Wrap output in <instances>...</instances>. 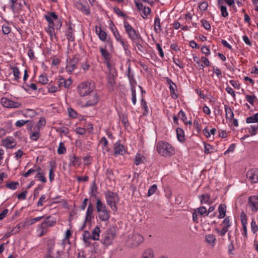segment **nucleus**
<instances>
[{
    "label": "nucleus",
    "instance_id": "f257e3e1",
    "mask_svg": "<svg viewBox=\"0 0 258 258\" xmlns=\"http://www.w3.org/2000/svg\"><path fill=\"white\" fill-rule=\"evenodd\" d=\"M157 151L162 156L169 157L175 154L174 148L170 144L164 141H160L157 145Z\"/></svg>",
    "mask_w": 258,
    "mask_h": 258
},
{
    "label": "nucleus",
    "instance_id": "f03ea898",
    "mask_svg": "<svg viewBox=\"0 0 258 258\" xmlns=\"http://www.w3.org/2000/svg\"><path fill=\"white\" fill-rule=\"evenodd\" d=\"M94 88V84L92 82H83L78 86V92L81 96L84 97L88 95L93 92Z\"/></svg>",
    "mask_w": 258,
    "mask_h": 258
},
{
    "label": "nucleus",
    "instance_id": "7ed1b4c3",
    "mask_svg": "<svg viewBox=\"0 0 258 258\" xmlns=\"http://www.w3.org/2000/svg\"><path fill=\"white\" fill-rule=\"evenodd\" d=\"M116 231L114 228L107 229L102 235L101 242L105 245H109L112 243L115 237Z\"/></svg>",
    "mask_w": 258,
    "mask_h": 258
},
{
    "label": "nucleus",
    "instance_id": "20e7f679",
    "mask_svg": "<svg viewBox=\"0 0 258 258\" xmlns=\"http://www.w3.org/2000/svg\"><path fill=\"white\" fill-rule=\"evenodd\" d=\"M106 202L112 210L114 211L117 210L116 205L118 203L119 198L117 194L108 191L105 194Z\"/></svg>",
    "mask_w": 258,
    "mask_h": 258
},
{
    "label": "nucleus",
    "instance_id": "39448f33",
    "mask_svg": "<svg viewBox=\"0 0 258 258\" xmlns=\"http://www.w3.org/2000/svg\"><path fill=\"white\" fill-rule=\"evenodd\" d=\"M88 95V100L84 105L85 107L94 106L96 105L99 101V96L96 91H93Z\"/></svg>",
    "mask_w": 258,
    "mask_h": 258
},
{
    "label": "nucleus",
    "instance_id": "423d86ee",
    "mask_svg": "<svg viewBox=\"0 0 258 258\" xmlns=\"http://www.w3.org/2000/svg\"><path fill=\"white\" fill-rule=\"evenodd\" d=\"M1 103L3 106L7 108H19L21 104L18 102H15L7 98L3 97L1 99Z\"/></svg>",
    "mask_w": 258,
    "mask_h": 258
},
{
    "label": "nucleus",
    "instance_id": "0eeeda50",
    "mask_svg": "<svg viewBox=\"0 0 258 258\" xmlns=\"http://www.w3.org/2000/svg\"><path fill=\"white\" fill-rule=\"evenodd\" d=\"M79 61V58L77 56H74L69 61L67 60V64L66 67L67 71L69 73L72 72L76 69V65Z\"/></svg>",
    "mask_w": 258,
    "mask_h": 258
},
{
    "label": "nucleus",
    "instance_id": "6e6552de",
    "mask_svg": "<svg viewBox=\"0 0 258 258\" xmlns=\"http://www.w3.org/2000/svg\"><path fill=\"white\" fill-rule=\"evenodd\" d=\"M246 176L252 183L258 182V169H251L248 171Z\"/></svg>",
    "mask_w": 258,
    "mask_h": 258
},
{
    "label": "nucleus",
    "instance_id": "1a4fd4ad",
    "mask_svg": "<svg viewBox=\"0 0 258 258\" xmlns=\"http://www.w3.org/2000/svg\"><path fill=\"white\" fill-rule=\"evenodd\" d=\"M248 205L253 212L258 211V197L250 196L248 198Z\"/></svg>",
    "mask_w": 258,
    "mask_h": 258
},
{
    "label": "nucleus",
    "instance_id": "9d476101",
    "mask_svg": "<svg viewBox=\"0 0 258 258\" xmlns=\"http://www.w3.org/2000/svg\"><path fill=\"white\" fill-rule=\"evenodd\" d=\"M11 8L14 12H18L21 10L24 5L26 4L24 0H11Z\"/></svg>",
    "mask_w": 258,
    "mask_h": 258
},
{
    "label": "nucleus",
    "instance_id": "9b49d317",
    "mask_svg": "<svg viewBox=\"0 0 258 258\" xmlns=\"http://www.w3.org/2000/svg\"><path fill=\"white\" fill-rule=\"evenodd\" d=\"M144 240V237L141 234L138 233L134 234L132 238V244L134 247L138 246L143 242Z\"/></svg>",
    "mask_w": 258,
    "mask_h": 258
},
{
    "label": "nucleus",
    "instance_id": "f8f14e48",
    "mask_svg": "<svg viewBox=\"0 0 258 258\" xmlns=\"http://www.w3.org/2000/svg\"><path fill=\"white\" fill-rule=\"evenodd\" d=\"M98 213V217L100 220L102 221L107 222L110 218V212L107 209L97 212Z\"/></svg>",
    "mask_w": 258,
    "mask_h": 258
},
{
    "label": "nucleus",
    "instance_id": "ddd939ff",
    "mask_svg": "<svg viewBox=\"0 0 258 258\" xmlns=\"http://www.w3.org/2000/svg\"><path fill=\"white\" fill-rule=\"evenodd\" d=\"M3 143L4 146L7 148H14L16 146V143L12 137H8L3 140Z\"/></svg>",
    "mask_w": 258,
    "mask_h": 258
},
{
    "label": "nucleus",
    "instance_id": "4468645a",
    "mask_svg": "<svg viewBox=\"0 0 258 258\" xmlns=\"http://www.w3.org/2000/svg\"><path fill=\"white\" fill-rule=\"evenodd\" d=\"M93 212V206L91 203H90L88 205L86 214L85 223L90 222L92 221V220L94 218Z\"/></svg>",
    "mask_w": 258,
    "mask_h": 258
},
{
    "label": "nucleus",
    "instance_id": "2eb2a0df",
    "mask_svg": "<svg viewBox=\"0 0 258 258\" xmlns=\"http://www.w3.org/2000/svg\"><path fill=\"white\" fill-rule=\"evenodd\" d=\"M114 154L115 156L118 155H123L125 152V149L123 145H121L119 142H116L114 148Z\"/></svg>",
    "mask_w": 258,
    "mask_h": 258
},
{
    "label": "nucleus",
    "instance_id": "dca6fc26",
    "mask_svg": "<svg viewBox=\"0 0 258 258\" xmlns=\"http://www.w3.org/2000/svg\"><path fill=\"white\" fill-rule=\"evenodd\" d=\"M50 216H48L46 220L40 225L39 227L41 229H46L48 227L53 226L55 223V221L50 220Z\"/></svg>",
    "mask_w": 258,
    "mask_h": 258
},
{
    "label": "nucleus",
    "instance_id": "f3484780",
    "mask_svg": "<svg viewBox=\"0 0 258 258\" xmlns=\"http://www.w3.org/2000/svg\"><path fill=\"white\" fill-rule=\"evenodd\" d=\"M167 83L169 85V89L171 95L172 97L175 98L177 97V95L175 94V90L176 88V86L170 79L166 78Z\"/></svg>",
    "mask_w": 258,
    "mask_h": 258
},
{
    "label": "nucleus",
    "instance_id": "a211bd4d",
    "mask_svg": "<svg viewBox=\"0 0 258 258\" xmlns=\"http://www.w3.org/2000/svg\"><path fill=\"white\" fill-rule=\"evenodd\" d=\"M200 202L201 204H208L210 205L212 203V201L210 200L211 196L209 194H206L202 195L199 197Z\"/></svg>",
    "mask_w": 258,
    "mask_h": 258
},
{
    "label": "nucleus",
    "instance_id": "6ab92c4d",
    "mask_svg": "<svg viewBox=\"0 0 258 258\" xmlns=\"http://www.w3.org/2000/svg\"><path fill=\"white\" fill-rule=\"evenodd\" d=\"M57 16L54 12H50L45 15V18L49 23V25H52L55 19H57Z\"/></svg>",
    "mask_w": 258,
    "mask_h": 258
},
{
    "label": "nucleus",
    "instance_id": "aec40b11",
    "mask_svg": "<svg viewBox=\"0 0 258 258\" xmlns=\"http://www.w3.org/2000/svg\"><path fill=\"white\" fill-rule=\"evenodd\" d=\"M107 81L109 86V89L110 90H113V86L115 84L114 76L113 74L109 73L107 76Z\"/></svg>",
    "mask_w": 258,
    "mask_h": 258
},
{
    "label": "nucleus",
    "instance_id": "412c9836",
    "mask_svg": "<svg viewBox=\"0 0 258 258\" xmlns=\"http://www.w3.org/2000/svg\"><path fill=\"white\" fill-rule=\"evenodd\" d=\"M72 82L71 79L66 80L62 78H60L58 83V86L59 87H64L66 88H68L71 84Z\"/></svg>",
    "mask_w": 258,
    "mask_h": 258
},
{
    "label": "nucleus",
    "instance_id": "4be33fe9",
    "mask_svg": "<svg viewBox=\"0 0 258 258\" xmlns=\"http://www.w3.org/2000/svg\"><path fill=\"white\" fill-rule=\"evenodd\" d=\"M218 211L219 213L218 218H223L226 215V206L225 204H220L218 208Z\"/></svg>",
    "mask_w": 258,
    "mask_h": 258
},
{
    "label": "nucleus",
    "instance_id": "5701e85b",
    "mask_svg": "<svg viewBox=\"0 0 258 258\" xmlns=\"http://www.w3.org/2000/svg\"><path fill=\"white\" fill-rule=\"evenodd\" d=\"M100 229L98 226H96L92 231L91 235V239L98 240L99 239Z\"/></svg>",
    "mask_w": 258,
    "mask_h": 258
},
{
    "label": "nucleus",
    "instance_id": "b1692460",
    "mask_svg": "<svg viewBox=\"0 0 258 258\" xmlns=\"http://www.w3.org/2000/svg\"><path fill=\"white\" fill-rule=\"evenodd\" d=\"M96 32L98 34L99 39L102 41H105L106 39V33L103 31L100 27H96Z\"/></svg>",
    "mask_w": 258,
    "mask_h": 258
},
{
    "label": "nucleus",
    "instance_id": "393cba45",
    "mask_svg": "<svg viewBox=\"0 0 258 258\" xmlns=\"http://www.w3.org/2000/svg\"><path fill=\"white\" fill-rule=\"evenodd\" d=\"M224 108L226 113V118L230 120L232 119L234 117V113L231 108L227 105H225Z\"/></svg>",
    "mask_w": 258,
    "mask_h": 258
},
{
    "label": "nucleus",
    "instance_id": "a878e982",
    "mask_svg": "<svg viewBox=\"0 0 258 258\" xmlns=\"http://www.w3.org/2000/svg\"><path fill=\"white\" fill-rule=\"evenodd\" d=\"M49 243L52 246H48V253H47V255H46L45 258H59V257L57 256H56L55 257H54V256L52 255L53 254L52 246H53L54 244V242L53 241L51 240L49 241Z\"/></svg>",
    "mask_w": 258,
    "mask_h": 258
},
{
    "label": "nucleus",
    "instance_id": "bb28decb",
    "mask_svg": "<svg viewBox=\"0 0 258 258\" xmlns=\"http://www.w3.org/2000/svg\"><path fill=\"white\" fill-rule=\"evenodd\" d=\"M127 35L129 38L134 41L139 39L140 37V34L137 33L135 29L128 32Z\"/></svg>",
    "mask_w": 258,
    "mask_h": 258
},
{
    "label": "nucleus",
    "instance_id": "cd10ccee",
    "mask_svg": "<svg viewBox=\"0 0 258 258\" xmlns=\"http://www.w3.org/2000/svg\"><path fill=\"white\" fill-rule=\"evenodd\" d=\"M154 252L151 249H147L142 254V258H154Z\"/></svg>",
    "mask_w": 258,
    "mask_h": 258
},
{
    "label": "nucleus",
    "instance_id": "c85d7f7f",
    "mask_svg": "<svg viewBox=\"0 0 258 258\" xmlns=\"http://www.w3.org/2000/svg\"><path fill=\"white\" fill-rule=\"evenodd\" d=\"M76 7L78 10H80L86 15H89L90 14V11L88 8L81 3H77L76 4Z\"/></svg>",
    "mask_w": 258,
    "mask_h": 258
},
{
    "label": "nucleus",
    "instance_id": "c756f323",
    "mask_svg": "<svg viewBox=\"0 0 258 258\" xmlns=\"http://www.w3.org/2000/svg\"><path fill=\"white\" fill-rule=\"evenodd\" d=\"M107 207L105 204H104L99 199L97 200L96 202V210L97 212H99L102 210L107 209Z\"/></svg>",
    "mask_w": 258,
    "mask_h": 258
},
{
    "label": "nucleus",
    "instance_id": "7c9ffc66",
    "mask_svg": "<svg viewBox=\"0 0 258 258\" xmlns=\"http://www.w3.org/2000/svg\"><path fill=\"white\" fill-rule=\"evenodd\" d=\"M67 39L69 41H73L74 40V36L73 35V30L72 27L70 25L68 30L66 32Z\"/></svg>",
    "mask_w": 258,
    "mask_h": 258
},
{
    "label": "nucleus",
    "instance_id": "2f4dec72",
    "mask_svg": "<svg viewBox=\"0 0 258 258\" xmlns=\"http://www.w3.org/2000/svg\"><path fill=\"white\" fill-rule=\"evenodd\" d=\"M246 122L247 123H258V113L247 117L246 119Z\"/></svg>",
    "mask_w": 258,
    "mask_h": 258
},
{
    "label": "nucleus",
    "instance_id": "473e14b6",
    "mask_svg": "<svg viewBox=\"0 0 258 258\" xmlns=\"http://www.w3.org/2000/svg\"><path fill=\"white\" fill-rule=\"evenodd\" d=\"M100 51L102 56L104 57L105 61H109L110 59V53L107 51L105 48L103 47L100 48Z\"/></svg>",
    "mask_w": 258,
    "mask_h": 258
},
{
    "label": "nucleus",
    "instance_id": "72a5a7b5",
    "mask_svg": "<svg viewBox=\"0 0 258 258\" xmlns=\"http://www.w3.org/2000/svg\"><path fill=\"white\" fill-rule=\"evenodd\" d=\"M216 238L213 234H209L206 236V241L210 244L214 246L215 243Z\"/></svg>",
    "mask_w": 258,
    "mask_h": 258
},
{
    "label": "nucleus",
    "instance_id": "f704fd0d",
    "mask_svg": "<svg viewBox=\"0 0 258 258\" xmlns=\"http://www.w3.org/2000/svg\"><path fill=\"white\" fill-rule=\"evenodd\" d=\"M154 29L157 33L159 32L158 31V29L159 30V32L162 30L160 25V20L158 16H156L155 18Z\"/></svg>",
    "mask_w": 258,
    "mask_h": 258
},
{
    "label": "nucleus",
    "instance_id": "c9c22d12",
    "mask_svg": "<svg viewBox=\"0 0 258 258\" xmlns=\"http://www.w3.org/2000/svg\"><path fill=\"white\" fill-rule=\"evenodd\" d=\"M80 163H81V162H80V160H79V159L78 157H77L76 156H74L71 159L70 165L75 166L76 165H79L80 164Z\"/></svg>",
    "mask_w": 258,
    "mask_h": 258
},
{
    "label": "nucleus",
    "instance_id": "e433bc0d",
    "mask_svg": "<svg viewBox=\"0 0 258 258\" xmlns=\"http://www.w3.org/2000/svg\"><path fill=\"white\" fill-rule=\"evenodd\" d=\"M196 211L201 216H204L205 214L206 215L207 213V209L205 207H200V208H198L195 209Z\"/></svg>",
    "mask_w": 258,
    "mask_h": 258
},
{
    "label": "nucleus",
    "instance_id": "4c0bfd02",
    "mask_svg": "<svg viewBox=\"0 0 258 258\" xmlns=\"http://www.w3.org/2000/svg\"><path fill=\"white\" fill-rule=\"evenodd\" d=\"M83 240L85 242L90 244V239H91V235L88 231H85L83 233Z\"/></svg>",
    "mask_w": 258,
    "mask_h": 258
},
{
    "label": "nucleus",
    "instance_id": "58836bf2",
    "mask_svg": "<svg viewBox=\"0 0 258 258\" xmlns=\"http://www.w3.org/2000/svg\"><path fill=\"white\" fill-rule=\"evenodd\" d=\"M66 152V148L64 146V143L60 142L59 144L58 148L57 149V153L58 154H63Z\"/></svg>",
    "mask_w": 258,
    "mask_h": 258
},
{
    "label": "nucleus",
    "instance_id": "ea45409f",
    "mask_svg": "<svg viewBox=\"0 0 258 258\" xmlns=\"http://www.w3.org/2000/svg\"><path fill=\"white\" fill-rule=\"evenodd\" d=\"M13 73L15 77V80L18 81L20 78V73L19 69L17 67H13Z\"/></svg>",
    "mask_w": 258,
    "mask_h": 258
},
{
    "label": "nucleus",
    "instance_id": "a19ab883",
    "mask_svg": "<svg viewBox=\"0 0 258 258\" xmlns=\"http://www.w3.org/2000/svg\"><path fill=\"white\" fill-rule=\"evenodd\" d=\"M177 137L179 141H182L184 140V133L183 131L179 128L176 130Z\"/></svg>",
    "mask_w": 258,
    "mask_h": 258
},
{
    "label": "nucleus",
    "instance_id": "79ce46f5",
    "mask_svg": "<svg viewBox=\"0 0 258 258\" xmlns=\"http://www.w3.org/2000/svg\"><path fill=\"white\" fill-rule=\"evenodd\" d=\"M52 25L55 29H60L62 25V22L59 19L58 17H57V19L55 20V21L53 22V24Z\"/></svg>",
    "mask_w": 258,
    "mask_h": 258
},
{
    "label": "nucleus",
    "instance_id": "37998d69",
    "mask_svg": "<svg viewBox=\"0 0 258 258\" xmlns=\"http://www.w3.org/2000/svg\"><path fill=\"white\" fill-rule=\"evenodd\" d=\"M205 153L211 154L214 153V149L209 144L205 145Z\"/></svg>",
    "mask_w": 258,
    "mask_h": 258
},
{
    "label": "nucleus",
    "instance_id": "c03bdc74",
    "mask_svg": "<svg viewBox=\"0 0 258 258\" xmlns=\"http://www.w3.org/2000/svg\"><path fill=\"white\" fill-rule=\"evenodd\" d=\"M99 143L102 146V147L106 148V152L109 151V148L107 147L108 145V141L105 137H102Z\"/></svg>",
    "mask_w": 258,
    "mask_h": 258
},
{
    "label": "nucleus",
    "instance_id": "a18cd8bd",
    "mask_svg": "<svg viewBox=\"0 0 258 258\" xmlns=\"http://www.w3.org/2000/svg\"><path fill=\"white\" fill-rule=\"evenodd\" d=\"M131 92H132V100L133 104L135 105L136 104L137 99H136V93L135 87L132 86Z\"/></svg>",
    "mask_w": 258,
    "mask_h": 258
},
{
    "label": "nucleus",
    "instance_id": "49530a36",
    "mask_svg": "<svg viewBox=\"0 0 258 258\" xmlns=\"http://www.w3.org/2000/svg\"><path fill=\"white\" fill-rule=\"evenodd\" d=\"M157 189V186L156 184H153L148 189V196L150 197L153 195Z\"/></svg>",
    "mask_w": 258,
    "mask_h": 258
},
{
    "label": "nucleus",
    "instance_id": "de8ad7c7",
    "mask_svg": "<svg viewBox=\"0 0 258 258\" xmlns=\"http://www.w3.org/2000/svg\"><path fill=\"white\" fill-rule=\"evenodd\" d=\"M257 128V125L253 124L250 126V128L249 129V133L250 134L251 136H254L256 135Z\"/></svg>",
    "mask_w": 258,
    "mask_h": 258
},
{
    "label": "nucleus",
    "instance_id": "09e8293b",
    "mask_svg": "<svg viewBox=\"0 0 258 258\" xmlns=\"http://www.w3.org/2000/svg\"><path fill=\"white\" fill-rule=\"evenodd\" d=\"M142 10V16L143 18H146L147 15L150 14L151 9L149 7H144Z\"/></svg>",
    "mask_w": 258,
    "mask_h": 258
},
{
    "label": "nucleus",
    "instance_id": "8fccbe9b",
    "mask_svg": "<svg viewBox=\"0 0 258 258\" xmlns=\"http://www.w3.org/2000/svg\"><path fill=\"white\" fill-rule=\"evenodd\" d=\"M118 41L121 44L124 50L125 53L126 54H128V53L130 52V51L128 50V44L126 43L122 39H120Z\"/></svg>",
    "mask_w": 258,
    "mask_h": 258
},
{
    "label": "nucleus",
    "instance_id": "3c124183",
    "mask_svg": "<svg viewBox=\"0 0 258 258\" xmlns=\"http://www.w3.org/2000/svg\"><path fill=\"white\" fill-rule=\"evenodd\" d=\"M39 82L42 84H46L48 83V80L46 76L41 75L39 77Z\"/></svg>",
    "mask_w": 258,
    "mask_h": 258
},
{
    "label": "nucleus",
    "instance_id": "603ef678",
    "mask_svg": "<svg viewBox=\"0 0 258 258\" xmlns=\"http://www.w3.org/2000/svg\"><path fill=\"white\" fill-rule=\"evenodd\" d=\"M19 185L18 182H12L7 184V187L11 189L14 190L17 188V186Z\"/></svg>",
    "mask_w": 258,
    "mask_h": 258
},
{
    "label": "nucleus",
    "instance_id": "864d4df0",
    "mask_svg": "<svg viewBox=\"0 0 258 258\" xmlns=\"http://www.w3.org/2000/svg\"><path fill=\"white\" fill-rule=\"evenodd\" d=\"M2 31L4 34L7 35L11 32V29L8 24H6L3 25L2 27Z\"/></svg>",
    "mask_w": 258,
    "mask_h": 258
},
{
    "label": "nucleus",
    "instance_id": "5fc2aeb1",
    "mask_svg": "<svg viewBox=\"0 0 258 258\" xmlns=\"http://www.w3.org/2000/svg\"><path fill=\"white\" fill-rule=\"evenodd\" d=\"M245 98L246 100L251 105L253 104L254 100L256 99V97L254 95L251 96L247 95Z\"/></svg>",
    "mask_w": 258,
    "mask_h": 258
},
{
    "label": "nucleus",
    "instance_id": "6e6d98bb",
    "mask_svg": "<svg viewBox=\"0 0 258 258\" xmlns=\"http://www.w3.org/2000/svg\"><path fill=\"white\" fill-rule=\"evenodd\" d=\"M124 25L127 34L134 29L126 21H124Z\"/></svg>",
    "mask_w": 258,
    "mask_h": 258
},
{
    "label": "nucleus",
    "instance_id": "4d7b16f0",
    "mask_svg": "<svg viewBox=\"0 0 258 258\" xmlns=\"http://www.w3.org/2000/svg\"><path fill=\"white\" fill-rule=\"evenodd\" d=\"M220 10L221 11V15L223 17H226L228 15V13L227 11V8L225 6H221L220 7Z\"/></svg>",
    "mask_w": 258,
    "mask_h": 258
},
{
    "label": "nucleus",
    "instance_id": "13d9d810",
    "mask_svg": "<svg viewBox=\"0 0 258 258\" xmlns=\"http://www.w3.org/2000/svg\"><path fill=\"white\" fill-rule=\"evenodd\" d=\"M222 224L224 225V227L228 229L229 227L230 226V219L229 217H227L225 218V219L223 220Z\"/></svg>",
    "mask_w": 258,
    "mask_h": 258
},
{
    "label": "nucleus",
    "instance_id": "bf43d9fd",
    "mask_svg": "<svg viewBox=\"0 0 258 258\" xmlns=\"http://www.w3.org/2000/svg\"><path fill=\"white\" fill-rule=\"evenodd\" d=\"M251 230L253 233H255L258 231V227L256 222L253 220L251 223Z\"/></svg>",
    "mask_w": 258,
    "mask_h": 258
},
{
    "label": "nucleus",
    "instance_id": "052dcab7",
    "mask_svg": "<svg viewBox=\"0 0 258 258\" xmlns=\"http://www.w3.org/2000/svg\"><path fill=\"white\" fill-rule=\"evenodd\" d=\"M216 230L220 235L224 236L228 231V229L224 227L221 230H220L219 229H216Z\"/></svg>",
    "mask_w": 258,
    "mask_h": 258
},
{
    "label": "nucleus",
    "instance_id": "680f3d73",
    "mask_svg": "<svg viewBox=\"0 0 258 258\" xmlns=\"http://www.w3.org/2000/svg\"><path fill=\"white\" fill-rule=\"evenodd\" d=\"M141 106L145 109L144 114H147L148 112V106L146 101L143 98L141 100Z\"/></svg>",
    "mask_w": 258,
    "mask_h": 258
},
{
    "label": "nucleus",
    "instance_id": "e2e57ef3",
    "mask_svg": "<svg viewBox=\"0 0 258 258\" xmlns=\"http://www.w3.org/2000/svg\"><path fill=\"white\" fill-rule=\"evenodd\" d=\"M201 51L205 55H209L210 54V49L206 46H203L201 48Z\"/></svg>",
    "mask_w": 258,
    "mask_h": 258
},
{
    "label": "nucleus",
    "instance_id": "0e129e2a",
    "mask_svg": "<svg viewBox=\"0 0 258 258\" xmlns=\"http://www.w3.org/2000/svg\"><path fill=\"white\" fill-rule=\"evenodd\" d=\"M201 23H202L203 27L206 30H210L211 29V26L207 21H206L205 20H201Z\"/></svg>",
    "mask_w": 258,
    "mask_h": 258
},
{
    "label": "nucleus",
    "instance_id": "69168bd1",
    "mask_svg": "<svg viewBox=\"0 0 258 258\" xmlns=\"http://www.w3.org/2000/svg\"><path fill=\"white\" fill-rule=\"evenodd\" d=\"M241 222L242 225V226L244 225H246L247 224V218L246 217V215L244 213H242L241 215Z\"/></svg>",
    "mask_w": 258,
    "mask_h": 258
},
{
    "label": "nucleus",
    "instance_id": "338daca9",
    "mask_svg": "<svg viewBox=\"0 0 258 258\" xmlns=\"http://www.w3.org/2000/svg\"><path fill=\"white\" fill-rule=\"evenodd\" d=\"M178 116L184 122L186 121L187 117L186 116L185 113L182 110H181L179 112Z\"/></svg>",
    "mask_w": 258,
    "mask_h": 258
},
{
    "label": "nucleus",
    "instance_id": "774afa93",
    "mask_svg": "<svg viewBox=\"0 0 258 258\" xmlns=\"http://www.w3.org/2000/svg\"><path fill=\"white\" fill-rule=\"evenodd\" d=\"M39 134L38 132H34L30 135V138L32 140L37 141L39 138Z\"/></svg>",
    "mask_w": 258,
    "mask_h": 258
}]
</instances>
